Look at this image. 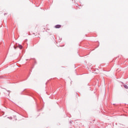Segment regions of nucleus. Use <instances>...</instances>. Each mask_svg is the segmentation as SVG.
Masks as SVG:
<instances>
[{
  "label": "nucleus",
  "mask_w": 128,
  "mask_h": 128,
  "mask_svg": "<svg viewBox=\"0 0 128 128\" xmlns=\"http://www.w3.org/2000/svg\"><path fill=\"white\" fill-rule=\"evenodd\" d=\"M17 48H20V50H22V46L18 44V46H17Z\"/></svg>",
  "instance_id": "f03ea898"
},
{
  "label": "nucleus",
  "mask_w": 128,
  "mask_h": 128,
  "mask_svg": "<svg viewBox=\"0 0 128 128\" xmlns=\"http://www.w3.org/2000/svg\"><path fill=\"white\" fill-rule=\"evenodd\" d=\"M16 48H17V47H16V46H14V50H16Z\"/></svg>",
  "instance_id": "20e7f679"
},
{
  "label": "nucleus",
  "mask_w": 128,
  "mask_h": 128,
  "mask_svg": "<svg viewBox=\"0 0 128 128\" xmlns=\"http://www.w3.org/2000/svg\"><path fill=\"white\" fill-rule=\"evenodd\" d=\"M124 88H126V90H128V86L127 85H124Z\"/></svg>",
  "instance_id": "7ed1b4c3"
},
{
  "label": "nucleus",
  "mask_w": 128,
  "mask_h": 128,
  "mask_svg": "<svg viewBox=\"0 0 128 128\" xmlns=\"http://www.w3.org/2000/svg\"><path fill=\"white\" fill-rule=\"evenodd\" d=\"M55 28H62V26H60V24H57L55 26Z\"/></svg>",
  "instance_id": "f257e3e1"
},
{
  "label": "nucleus",
  "mask_w": 128,
  "mask_h": 128,
  "mask_svg": "<svg viewBox=\"0 0 128 128\" xmlns=\"http://www.w3.org/2000/svg\"><path fill=\"white\" fill-rule=\"evenodd\" d=\"M8 95L10 96V91H8Z\"/></svg>",
  "instance_id": "39448f33"
}]
</instances>
